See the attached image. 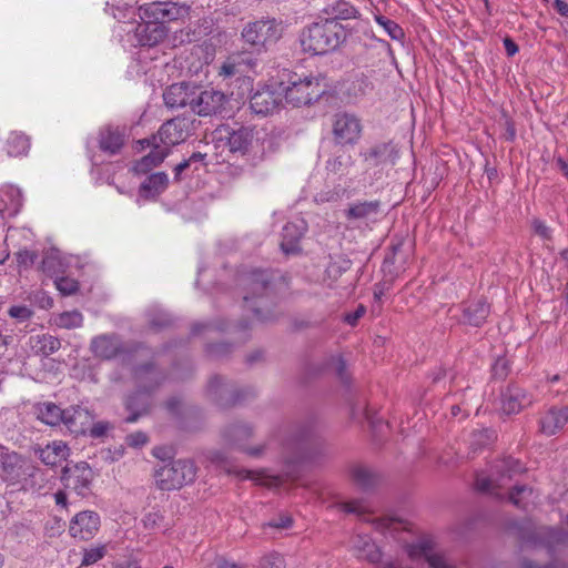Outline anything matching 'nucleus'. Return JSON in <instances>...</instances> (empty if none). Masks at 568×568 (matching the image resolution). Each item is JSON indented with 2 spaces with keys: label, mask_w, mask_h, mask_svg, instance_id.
I'll return each mask as SVG.
<instances>
[{
  "label": "nucleus",
  "mask_w": 568,
  "mask_h": 568,
  "mask_svg": "<svg viewBox=\"0 0 568 568\" xmlns=\"http://www.w3.org/2000/svg\"><path fill=\"white\" fill-rule=\"evenodd\" d=\"M99 149L112 156L121 152L126 141L125 128L111 124L100 128L97 136Z\"/></svg>",
  "instance_id": "nucleus-16"
},
{
  "label": "nucleus",
  "mask_w": 568,
  "mask_h": 568,
  "mask_svg": "<svg viewBox=\"0 0 568 568\" xmlns=\"http://www.w3.org/2000/svg\"><path fill=\"white\" fill-rule=\"evenodd\" d=\"M0 468L2 479L10 484L19 483L26 476L34 477L39 473L24 456L9 449L1 452Z\"/></svg>",
  "instance_id": "nucleus-10"
},
{
  "label": "nucleus",
  "mask_w": 568,
  "mask_h": 568,
  "mask_svg": "<svg viewBox=\"0 0 568 568\" xmlns=\"http://www.w3.org/2000/svg\"><path fill=\"white\" fill-rule=\"evenodd\" d=\"M257 143L255 139L254 129L248 126H241L229 133L227 145L232 153H237L242 156L250 154Z\"/></svg>",
  "instance_id": "nucleus-23"
},
{
  "label": "nucleus",
  "mask_w": 568,
  "mask_h": 568,
  "mask_svg": "<svg viewBox=\"0 0 568 568\" xmlns=\"http://www.w3.org/2000/svg\"><path fill=\"white\" fill-rule=\"evenodd\" d=\"M283 22L275 18H261L246 23L241 32L243 41L257 51L276 43L283 34Z\"/></svg>",
  "instance_id": "nucleus-4"
},
{
  "label": "nucleus",
  "mask_w": 568,
  "mask_h": 568,
  "mask_svg": "<svg viewBox=\"0 0 568 568\" xmlns=\"http://www.w3.org/2000/svg\"><path fill=\"white\" fill-rule=\"evenodd\" d=\"M65 427L73 434H84L90 426L91 416L87 408L70 407L63 409V419Z\"/></svg>",
  "instance_id": "nucleus-27"
},
{
  "label": "nucleus",
  "mask_w": 568,
  "mask_h": 568,
  "mask_svg": "<svg viewBox=\"0 0 568 568\" xmlns=\"http://www.w3.org/2000/svg\"><path fill=\"white\" fill-rule=\"evenodd\" d=\"M125 443L130 447H134V448L142 447L148 443V436L143 432H135V433H132L126 436Z\"/></svg>",
  "instance_id": "nucleus-54"
},
{
  "label": "nucleus",
  "mask_w": 568,
  "mask_h": 568,
  "mask_svg": "<svg viewBox=\"0 0 568 568\" xmlns=\"http://www.w3.org/2000/svg\"><path fill=\"white\" fill-rule=\"evenodd\" d=\"M326 12L332 16L327 20H351V19H359L361 12L358 9L345 0H336L332 4L328 6Z\"/></svg>",
  "instance_id": "nucleus-38"
},
{
  "label": "nucleus",
  "mask_w": 568,
  "mask_h": 568,
  "mask_svg": "<svg viewBox=\"0 0 568 568\" xmlns=\"http://www.w3.org/2000/svg\"><path fill=\"white\" fill-rule=\"evenodd\" d=\"M21 191L12 185L0 190V213L7 216H16L22 207Z\"/></svg>",
  "instance_id": "nucleus-29"
},
{
  "label": "nucleus",
  "mask_w": 568,
  "mask_h": 568,
  "mask_svg": "<svg viewBox=\"0 0 568 568\" xmlns=\"http://www.w3.org/2000/svg\"><path fill=\"white\" fill-rule=\"evenodd\" d=\"M8 314L19 322H27L32 317L33 311L26 305H13L8 310Z\"/></svg>",
  "instance_id": "nucleus-51"
},
{
  "label": "nucleus",
  "mask_w": 568,
  "mask_h": 568,
  "mask_svg": "<svg viewBox=\"0 0 568 568\" xmlns=\"http://www.w3.org/2000/svg\"><path fill=\"white\" fill-rule=\"evenodd\" d=\"M257 65V59L248 52H234L222 63L219 74L224 78L243 75Z\"/></svg>",
  "instance_id": "nucleus-20"
},
{
  "label": "nucleus",
  "mask_w": 568,
  "mask_h": 568,
  "mask_svg": "<svg viewBox=\"0 0 568 568\" xmlns=\"http://www.w3.org/2000/svg\"><path fill=\"white\" fill-rule=\"evenodd\" d=\"M353 550L358 558L376 562L381 558V551L367 535H356L353 538Z\"/></svg>",
  "instance_id": "nucleus-35"
},
{
  "label": "nucleus",
  "mask_w": 568,
  "mask_h": 568,
  "mask_svg": "<svg viewBox=\"0 0 568 568\" xmlns=\"http://www.w3.org/2000/svg\"><path fill=\"white\" fill-rule=\"evenodd\" d=\"M30 146V138L19 131L10 132L3 141V148L9 156L27 155Z\"/></svg>",
  "instance_id": "nucleus-34"
},
{
  "label": "nucleus",
  "mask_w": 568,
  "mask_h": 568,
  "mask_svg": "<svg viewBox=\"0 0 568 568\" xmlns=\"http://www.w3.org/2000/svg\"><path fill=\"white\" fill-rule=\"evenodd\" d=\"M489 314V305L484 300L473 301L464 308V320L473 326H480Z\"/></svg>",
  "instance_id": "nucleus-37"
},
{
  "label": "nucleus",
  "mask_w": 568,
  "mask_h": 568,
  "mask_svg": "<svg viewBox=\"0 0 568 568\" xmlns=\"http://www.w3.org/2000/svg\"><path fill=\"white\" fill-rule=\"evenodd\" d=\"M379 212V201H364L351 204L345 215L348 220H373Z\"/></svg>",
  "instance_id": "nucleus-33"
},
{
  "label": "nucleus",
  "mask_w": 568,
  "mask_h": 568,
  "mask_svg": "<svg viewBox=\"0 0 568 568\" xmlns=\"http://www.w3.org/2000/svg\"><path fill=\"white\" fill-rule=\"evenodd\" d=\"M210 459L217 468L227 473L235 474L242 478L250 479L256 485L265 486L268 489L280 488L285 485L283 476L275 475L268 470L252 471L245 469H239L237 466L233 465L231 460L222 452H213L210 454Z\"/></svg>",
  "instance_id": "nucleus-7"
},
{
  "label": "nucleus",
  "mask_w": 568,
  "mask_h": 568,
  "mask_svg": "<svg viewBox=\"0 0 568 568\" xmlns=\"http://www.w3.org/2000/svg\"><path fill=\"white\" fill-rule=\"evenodd\" d=\"M136 378L140 383L144 379L150 381L153 385H159L161 381L160 373L152 365H144L136 369Z\"/></svg>",
  "instance_id": "nucleus-49"
},
{
  "label": "nucleus",
  "mask_w": 568,
  "mask_h": 568,
  "mask_svg": "<svg viewBox=\"0 0 568 568\" xmlns=\"http://www.w3.org/2000/svg\"><path fill=\"white\" fill-rule=\"evenodd\" d=\"M195 87L186 83H174L163 93L164 103L169 108H191V95Z\"/></svg>",
  "instance_id": "nucleus-28"
},
{
  "label": "nucleus",
  "mask_w": 568,
  "mask_h": 568,
  "mask_svg": "<svg viewBox=\"0 0 568 568\" xmlns=\"http://www.w3.org/2000/svg\"><path fill=\"white\" fill-rule=\"evenodd\" d=\"M354 164L353 158L351 155H336L329 158L326 161L325 168L328 173L333 174H346L348 169Z\"/></svg>",
  "instance_id": "nucleus-46"
},
{
  "label": "nucleus",
  "mask_w": 568,
  "mask_h": 568,
  "mask_svg": "<svg viewBox=\"0 0 568 568\" xmlns=\"http://www.w3.org/2000/svg\"><path fill=\"white\" fill-rule=\"evenodd\" d=\"M193 122L186 116H176L164 122L158 133L152 136L154 142L161 143L171 151V148L184 142L191 134Z\"/></svg>",
  "instance_id": "nucleus-11"
},
{
  "label": "nucleus",
  "mask_w": 568,
  "mask_h": 568,
  "mask_svg": "<svg viewBox=\"0 0 568 568\" xmlns=\"http://www.w3.org/2000/svg\"><path fill=\"white\" fill-rule=\"evenodd\" d=\"M568 423V406L556 407L552 406L549 409L540 414L538 419V432L547 437L558 435L565 428Z\"/></svg>",
  "instance_id": "nucleus-18"
},
{
  "label": "nucleus",
  "mask_w": 568,
  "mask_h": 568,
  "mask_svg": "<svg viewBox=\"0 0 568 568\" xmlns=\"http://www.w3.org/2000/svg\"><path fill=\"white\" fill-rule=\"evenodd\" d=\"M41 462L48 466L61 465L69 456L68 446L61 440H54L43 448L38 449Z\"/></svg>",
  "instance_id": "nucleus-30"
},
{
  "label": "nucleus",
  "mask_w": 568,
  "mask_h": 568,
  "mask_svg": "<svg viewBox=\"0 0 568 568\" xmlns=\"http://www.w3.org/2000/svg\"><path fill=\"white\" fill-rule=\"evenodd\" d=\"M90 349L99 358L111 359L122 351V343L118 335L102 334L92 338Z\"/></svg>",
  "instance_id": "nucleus-24"
},
{
  "label": "nucleus",
  "mask_w": 568,
  "mask_h": 568,
  "mask_svg": "<svg viewBox=\"0 0 568 568\" xmlns=\"http://www.w3.org/2000/svg\"><path fill=\"white\" fill-rule=\"evenodd\" d=\"M109 429V424L106 423H97L94 424L91 429H90V434L92 437H101L103 436Z\"/></svg>",
  "instance_id": "nucleus-60"
},
{
  "label": "nucleus",
  "mask_w": 568,
  "mask_h": 568,
  "mask_svg": "<svg viewBox=\"0 0 568 568\" xmlns=\"http://www.w3.org/2000/svg\"><path fill=\"white\" fill-rule=\"evenodd\" d=\"M283 101L281 89L264 85L256 89L250 99L251 110L258 115H268L276 111Z\"/></svg>",
  "instance_id": "nucleus-15"
},
{
  "label": "nucleus",
  "mask_w": 568,
  "mask_h": 568,
  "mask_svg": "<svg viewBox=\"0 0 568 568\" xmlns=\"http://www.w3.org/2000/svg\"><path fill=\"white\" fill-rule=\"evenodd\" d=\"M252 435V427L245 423L231 425L224 430L225 439L230 444L239 447H242L243 443L246 442Z\"/></svg>",
  "instance_id": "nucleus-40"
},
{
  "label": "nucleus",
  "mask_w": 568,
  "mask_h": 568,
  "mask_svg": "<svg viewBox=\"0 0 568 568\" xmlns=\"http://www.w3.org/2000/svg\"><path fill=\"white\" fill-rule=\"evenodd\" d=\"M351 481L364 491H374L383 485L382 475L369 465L363 463H354L348 468Z\"/></svg>",
  "instance_id": "nucleus-17"
},
{
  "label": "nucleus",
  "mask_w": 568,
  "mask_h": 568,
  "mask_svg": "<svg viewBox=\"0 0 568 568\" xmlns=\"http://www.w3.org/2000/svg\"><path fill=\"white\" fill-rule=\"evenodd\" d=\"M144 22L138 24L134 31V38L139 45L154 47L159 44L168 34V29L159 21L143 19Z\"/></svg>",
  "instance_id": "nucleus-21"
},
{
  "label": "nucleus",
  "mask_w": 568,
  "mask_h": 568,
  "mask_svg": "<svg viewBox=\"0 0 568 568\" xmlns=\"http://www.w3.org/2000/svg\"><path fill=\"white\" fill-rule=\"evenodd\" d=\"M106 554L105 545H98L83 551L82 566H90L101 560Z\"/></svg>",
  "instance_id": "nucleus-47"
},
{
  "label": "nucleus",
  "mask_w": 568,
  "mask_h": 568,
  "mask_svg": "<svg viewBox=\"0 0 568 568\" xmlns=\"http://www.w3.org/2000/svg\"><path fill=\"white\" fill-rule=\"evenodd\" d=\"M36 260V254L30 251H21L18 253V262L23 265H32Z\"/></svg>",
  "instance_id": "nucleus-59"
},
{
  "label": "nucleus",
  "mask_w": 568,
  "mask_h": 568,
  "mask_svg": "<svg viewBox=\"0 0 568 568\" xmlns=\"http://www.w3.org/2000/svg\"><path fill=\"white\" fill-rule=\"evenodd\" d=\"M365 314V307L359 306L355 312L349 313L345 316V322L351 325L355 326L357 321Z\"/></svg>",
  "instance_id": "nucleus-57"
},
{
  "label": "nucleus",
  "mask_w": 568,
  "mask_h": 568,
  "mask_svg": "<svg viewBox=\"0 0 568 568\" xmlns=\"http://www.w3.org/2000/svg\"><path fill=\"white\" fill-rule=\"evenodd\" d=\"M554 4L560 16L568 18V3L566 1L555 0Z\"/></svg>",
  "instance_id": "nucleus-63"
},
{
  "label": "nucleus",
  "mask_w": 568,
  "mask_h": 568,
  "mask_svg": "<svg viewBox=\"0 0 568 568\" xmlns=\"http://www.w3.org/2000/svg\"><path fill=\"white\" fill-rule=\"evenodd\" d=\"M196 476V467L192 460L178 459L155 469L154 480L159 489L172 491L192 483Z\"/></svg>",
  "instance_id": "nucleus-5"
},
{
  "label": "nucleus",
  "mask_w": 568,
  "mask_h": 568,
  "mask_svg": "<svg viewBox=\"0 0 568 568\" xmlns=\"http://www.w3.org/2000/svg\"><path fill=\"white\" fill-rule=\"evenodd\" d=\"M339 199V193L335 191L321 192L316 194L317 202H335Z\"/></svg>",
  "instance_id": "nucleus-58"
},
{
  "label": "nucleus",
  "mask_w": 568,
  "mask_h": 568,
  "mask_svg": "<svg viewBox=\"0 0 568 568\" xmlns=\"http://www.w3.org/2000/svg\"><path fill=\"white\" fill-rule=\"evenodd\" d=\"M126 408L132 412V414L130 416L126 417V422L128 423H134L136 422L138 417L143 414V413H146L148 410V398L146 396L144 395L143 392L139 390L136 394H134L133 396H130L128 399H126Z\"/></svg>",
  "instance_id": "nucleus-43"
},
{
  "label": "nucleus",
  "mask_w": 568,
  "mask_h": 568,
  "mask_svg": "<svg viewBox=\"0 0 568 568\" xmlns=\"http://www.w3.org/2000/svg\"><path fill=\"white\" fill-rule=\"evenodd\" d=\"M328 368L332 369L342 381H346V364L342 356H332L329 358Z\"/></svg>",
  "instance_id": "nucleus-52"
},
{
  "label": "nucleus",
  "mask_w": 568,
  "mask_h": 568,
  "mask_svg": "<svg viewBox=\"0 0 568 568\" xmlns=\"http://www.w3.org/2000/svg\"><path fill=\"white\" fill-rule=\"evenodd\" d=\"M534 402V395L518 385H509L501 394V409L508 415L518 414Z\"/></svg>",
  "instance_id": "nucleus-19"
},
{
  "label": "nucleus",
  "mask_w": 568,
  "mask_h": 568,
  "mask_svg": "<svg viewBox=\"0 0 568 568\" xmlns=\"http://www.w3.org/2000/svg\"><path fill=\"white\" fill-rule=\"evenodd\" d=\"M169 183V178L164 172H156L148 176L140 186V195L151 199L162 193Z\"/></svg>",
  "instance_id": "nucleus-36"
},
{
  "label": "nucleus",
  "mask_w": 568,
  "mask_h": 568,
  "mask_svg": "<svg viewBox=\"0 0 568 568\" xmlns=\"http://www.w3.org/2000/svg\"><path fill=\"white\" fill-rule=\"evenodd\" d=\"M376 527L382 531L397 532L399 530L412 531V524L398 516L389 515L376 520Z\"/></svg>",
  "instance_id": "nucleus-42"
},
{
  "label": "nucleus",
  "mask_w": 568,
  "mask_h": 568,
  "mask_svg": "<svg viewBox=\"0 0 568 568\" xmlns=\"http://www.w3.org/2000/svg\"><path fill=\"white\" fill-rule=\"evenodd\" d=\"M374 20L385 30V32L390 37L392 40H404V30L397 22L382 16L381 13H375Z\"/></svg>",
  "instance_id": "nucleus-45"
},
{
  "label": "nucleus",
  "mask_w": 568,
  "mask_h": 568,
  "mask_svg": "<svg viewBox=\"0 0 568 568\" xmlns=\"http://www.w3.org/2000/svg\"><path fill=\"white\" fill-rule=\"evenodd\" d=\"M37 412L38 418L50 426H57L63 419V409L53 403L40 404Z\"/></svg>",
  "instance_id": "nucleus-41"
},
{
  "label": "nucleus",
  "mask_w": 568,
  "mask_h": 568,
  "mask_svg": "<svg viewBox=\"0 0 568 568\" xmlns=\"http://www.w3.org/2000/svg\"><path fill=\"white\" fill-rule=\"evenodd\" d=\"M38 303L41 308L49 310L53 306V300L47 293L42 292L38 295Z\"/></svg>",
  "instance_id": "nucleus-61"
},
{
  "label": "nucleus",
  "mask_w": 568,
  "mask_h": 568,
  "mask_svg": "<svg viewBox=\"0 0 568 568\" xmlns=\"http://www.w3.org/2000/svg\"><path fill=\"white\" fill-rule=\"evenodd\" d=\"M365 499H348L339 504V508L349 514H356L366 520L365 511L367 506L364 504Z\"/></svg>",
  "instance_id": "nucleus-48"
},
{
  "label": "nucleus",
  "mask_w": 568,
  "mask_h": 568,
  "mask_svg": "<svg viewBox=\"0 0 568 568\" xmlns=\"http://www.w3.org/2000/svg\"><path fill=\"white\" fill-rule=\"evenodd\" d=\"M292 517L287 514H281L278 517L268 521L267 526L272 528L286 529L292 526Z\"/></svg>",
  "instance_id": "nucleus-55"
},
{
  "label": "nucleus",
  "mask_w": 568,
  "mask_h": 568,
  "mask_svg": "<svg viewBox=\"0 0 568 568\" xmlns=\"http://www.w3.org/2000/svg\"><path fill=\"white\" fill-rule=\"evenodd\" d=\"M504 47L509 57H513L518 52V45L510 38L504 39Z\"/></svg>",
  "instance_id": "nucleus-62"
},
{
  "label": "nucleus",
  "mask_w": 568,
  "mask_h": 568,
  "mask_svg": "<svg viewBox=\"0 0 568 568\" xmlns=\"http://www.w3.org/2000/svg\"><path fill=\"white\" fill-rule=\"evenodd\" d=\"M434 539L430 536H422L417 542L407 545L406 551L409 559L428 568H455L454 565L439 552L434 551Z\"/></svg>",
  "instance_id": "nucleus-8"
},
{
  "label": "nucleus",
  "mask_w": 568,
  "mask_h": 568,
  "mask_svg": "<svg viewBox=\"0 0 568 568\" xmlns=\"http://www.w3.org/2000/svg\"><path fill=\"white\" fill-rule=\"evenodd\" d=\"M29 345L36 355L48 357L60 349L61 342L53 335L38 334L29 338Z\"/></svg>",
  "instance_id": "nucleus-31"
},
{
  "label": "nucleus",
  "mask_w": 568,
  "mask_h": 568,
  "mask_svg": "<svg viewBox=\"0 0 568 568\" xmlns=\"http://www.w3.org/2000/svg\"><path fill=\"white\" fill-rule=\"evenodd\" d=\"M283 98L293 106L310 104L318 100L325 92V88L321 84L317 77L298 78L294 75L290 80V84L282 88Z\"/></svg>",
  "instance_id": "nucleus-6"
},
{
  "label": "nucleus",
  "mask_w": 568,
  "mask_h": 568,
  "mask_svg": "<svg viewBox=\"0 0 568 568\" xmlns=\"http://www.w3.org/2000/svg\"><path fill=\"white\" fill-rule=\"evenodd\" d=\"M362 134V124L358 118L349 113H337L333 121V135L336 143L355 144Z\"/></svg>",
  "instance_id": "nucleus-14"
},
{
  "label": "nucleus",
  "mask_w": 568,
  "mask_h": 568,
  "mask_svg": "<svg viewBox=\"0 0 568 568\" xmlns=\"http://www.w3.org/2000/svg\"><path fill=\"white\" fill-rule=\"evenodd\" d=\"M346 28L336 20H323L312 23L300 37L302 49L312 54H325L334 51L347 39Z\"/></svg>",
  "instance_id": "nucleus-2"
},
{
  "label": "nucleus",
  "mask_w": 568,
  "mask_h": 568,
  "mask_svg": "<svg viewBox=\"0 0 568 568\" xmlns=\"http://www.w3.org/2000/svg\"><path fill=\"white\" fill-rule=\"evenodd\" d=\"M389 154V145L387 143H378L363 152L361 155L364 161L372 166L379 165L387 160Z\"/></svg>",
  "instance_id": "nucleus-44"
},
{
  "label": "nucleus",
  "mask_w": 568,
  "mask_h": 568,
  "mask_svg": "<svg viewBox=\"0 0 568 568\" xmlns=\"http://www.w3.org/2000/svg\"><path fill=\"white\" fill-rule=\"evenodd\" d=\"M141 143H145L153 148L151 152L143 156L140 161H138L134 166L136 173L145 174L153 168L160 165L164 161V159L170 154V151L168 150V148H164L158 141L154 142L152 138L145 139L141 141Z\"/></svg>",
  "instance_id": "nucleus-25"
},
{
  "label": "nucleus",
  "mask_w": 568,
  "mask_h": 568,
  "mask_svg": "<svg viewBox=\"0 0 568 568\" xmlns=\"http://www.w3.org/2000/svg\"><path fill=\"white\" fill-rule=\"evenodd\" d=\"M532 229L535 233L544 240H549L551 237V230L540 220L532 221Z\"/></svg>",
  "instance_id": "nucleus-56"
},
{
  "label": "nucleus",
  "mask_w": 568,
  "mask_h": 568,
  "mask_svg": "<svg viewBox=\"0 0 568 568\" xmlns=\"http://www.w3.org/2000/svg\"><path fill=\"white\" fill-rule=\"evenodd\" d=\"M54 284L57 290L63 295H72L79 288L78 282L70 277H58Z\"/></svg>",
  "instance_id": "nucleus-50"
},
{
  "label": "nucleus",
  "mask_w": 568,
  "mask_h": 568,
  "mask_svg": "<svg viewBox=\"0 0 568 568\" xmlns=\"http://www.w3.org/2000/svg\"><path fill=\"white\" fill-rule=\"evenodd\" d=\"M245 294L243 296L245 307L251 310L260 322H267L274 318L268 307V284L270 275L264 271H253L243 278Z\"/></svg>",
  "instance_id": "nucleus-3"
},
{
  "label": "nucleus",
  "mask_w": 568,
  "mask_h": 568,
  "mask_svg": "<svg viewBox=\"0 0 568 568\" xmlns=\"http://www.w3.org/2000/svg\"><path fill=\"white\" fill-rule=\"evenodd\" d=\"M214 568H242V567L239 566L235 562L229 561V560L223 559V558H219L215 561V567Z\"/></svg>",
  "instance_id": "nucleus-64"
},
{
  "label": "nucleus",
  "mask_w": 568,
  "mask_h": 568,
  "mask_svg": "<svg viewBox=\"0 0 568 568\" xmlns=\"http://www.w3.org/2000/svg\"><path fill=\"white\" fill-rule=\"evenodd\" d=\"M207 393L221 407H225L231 403L234 404L240 399L237 394L235 395L233 392L227 389L223 379L219 376H214L210 379Z\"/></svg>",
  "instance_id": "nucleus-32"
},
{
  "label": "nucleus",
  "mask_w": 568,
  "mask_h": 568,
  "mask_svg": "<svg viewBox=\"0 0 568 568\" xmlns=\"http://www.w3.org/2000/svg\"><path fill=\"white\" fill-rule=\"evenodd\" d=\"M524 470L525 467L519 459L510 456L496 459L486 469L476 471L474 488L477 493L495 497H520L538 494L539 491L527 481L511 484L514 477Z\"/></svg>",
  "instance_id": "nucleus-1"
},
{
  "label": "nucleus",
  "mask_w": 568,
  "mask_h": 568,
  "mask_svg": "<svg viewBox=\"0 0 568 568\" xmlns=\"http://www.w3.org/2000/svg\"><path fill=\"white\" fill-rule=\"evenodd\" d=\"M226 102V97L223 92L210 89L202 90L194 89L191 95V110L201 116L212 115L220 112Z\"/></svg>",
  "instance_id": "nucleus-13"
},
{
  "label": "nucleus",
  "mask_w": 568,
  "mask_h": 568,
  "mask_svg": "<svg viewBox=\"0 0 568 568\" xmlns=\"http://www.w3.org/2000/svg\"><path fill=\"white\" fill-rule=\"evenodd\" d=\"M92 478V471L88 464L81 463L73 466H65L61 477L68 494L84 495ZM53 497H67V493L59 490Z\"/></svg>",
  "instance_id": "nucleus-12"
},
{
  "label": "nucleus",
  "mask_w": 568,
  "mask_h": 568,
  "mask_svg": "<svg viewBox=\"0 0 568 568\" xmlns=\"http://www.w3.org/2000/svg\"><path fill=\"white\" fill-rule=\"evenodd\" d=\"M83 322L84 317L82 313L77 310L53 314L51 317V323L63 329L79 328L83 325Z\"/></svg>",
  "instance_id": "nucleus-39"
},
{
  "label": "nucleus",
  "mask_w": 568,
  "mask_h": 568,
  "mask_svg": "<svg viewBox=\"0 0 568 568\" xmlns=\"http://www.w3.org/2000/svg\"><path fill=\"white\" fill-rule=\"evenodd\" d=\"M190 14V6L174 1L151 2L140 7L141 19H151L161 24L184 20Z\"/></svg>",
  "instance_id": "nucleus-9"
},
{
  "label": "nucleus",
  "mask_w": 568,
  "mask_h": 568,
  "mask_svg": "<svg viewBox=\"0 0 568 568\" xmlns=\"http://www.w3.org/2000/svg\"><path fill=\"white\" fill-rule=\"evenodd\" d=\"M100 526V517L94 511L85 510L77 514L70 524L72 537L88 540L93 537Z\"/></svg>",
  "instance_id": "nucleus-22"
},
{
  "label": "nucleus",
  "mask_w": 568,
  "mask_h": 568,
  "mask_svg": "<svg viewBox=\"0 0 568 568\" xmlns=\"http://www.w3.org/2000/svg\"><path fill=\"white\" fill-rule=\"evenodd\" d=\"M306 231L305 223L301 221L288 222L284 225L282 231L281 250L285 254H295L301 251L300 241Z\"/></svg>",
  "instance_id": "nucleus-26"
},
{
  "label": "nucleus",
  "mask_w": 568,
  "mask_h": 568,
  "mask_svg": "<svg viewBox=\"0 0 568 568\" xmlns=\"http://www.w3.org/2000/svg\"><path fill=\"white\" fill-rule=\"evenodd\" d=\"M261 568H284V558L280 554H268L261 559Z\"/></svg>",
  "instance_id": "nucleus-53"
}]
</instances>
